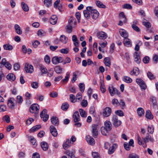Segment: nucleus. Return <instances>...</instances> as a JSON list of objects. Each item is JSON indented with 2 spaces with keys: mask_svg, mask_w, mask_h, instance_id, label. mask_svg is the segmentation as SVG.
<instances>
[{
  "mask_svg": "<svg viewBox=\"0 0 158 158\" xmlns=\"http://www.w3.org/2000/svg\"><path fill=\"white\" fill-rule=\"evenodd\" d=\"M73 121L75 123V126L77 127H80L81 125V123L79 122L80 120V117L78 111L75 112L73 115Z\"/></svg>",
  "mask_w": 158,
  "mask_h": 158,
  "instance_id": "f257e3e1",
  "label": "nucleus"
},
{
  "mask_svg": "<svg viewBox=\"0 0 158 158\" xmlns=\"http://www.w3.org/2000/svg\"><path fill=\"white\" fill-rule=\"evenodd\" d=\"M147 76L151 80H152L155 78V77L153 74L150 72H148Z\"/></svg>",
  "mask_w": 158,
  "mask_h": 158,
  "instance_id": "09e8293b",
  "label": "nucleus"
},
{
  "mask_svg": "<svg viewBox=\"0 0 158 158\" xmlns=\"http://www.w3.org/2000/svg\"><path fill=\"white\" fill-rule=\"evenodd\" d=\"M145 116L147 118L150 119H152L153 118V116L150 110H147L146 111Z\"/></svg>",
  "mask_w": 158,
  "mask_h": 158,
  "instance_id": "2f4dec72",
  "label": "nucleus"
},
{
  "mask_svg": "<svg viewBox=\"0 0 158 158\" xmlns=\"http://www.w3.org/2000/svg\"><path fill=\"white\" fill-rule=\"evenodd\" d=\"M143 142L146 143L148 142V141L151 142H154L153 139L151 137V136L149 135L148 133L146 134V136L144 138H142Z\"/></svg>",
  "mask_w": 158,
  "mask_h": 158,
  "instance_id": "dca6fc26",
  "label": "nucleus"
},
{
  "mask_svg": "<svg viewBox=\"0 0 158 158\" xmlns=\"http://www.w3.org/2000/svg\"><path fill=\"white\" fill-rule=\"evenodd\" d=\"M44 61L45 62L48 64H49L50 62V59L49 56L48 55H46L44 57Z\"/></svg>",
  "mask_w": 158,
  "mask_h": 158,
  "instance_id": "bf43d9fd",
  "label": "nucleus"
},
{
  "mask_svg": "<svg viewBox=\"0 0 158 158\" xmlns=\"http://www.w3.org/2000/svg\"><path fill=\"white\" fill-rule=\"evenodd\" d=\"M134 60L137 63L139 64L140 63L141 60L139 54L138 52H135L134 55Z\"/></svg>",
  "mask_w": 158,
  "mask_h": 158,
  "instance_id": "6ab92c4d",
  "label": "nucleus"
},
{
  "mask_svg": "<svg viewBox=\"0 0 158 158\" xmlns=\"http://www.w3.org/2000/svg\"><path fill=\"white\" fill-rule=\"evenodd\" d=\"M86 139L89 144L92 145L94 144L95 142L94 139L92 137L88 135L86 137Z\"/></svg>",
  "mask_w": 158,
  "mask_h": 158,
  "instance_id": "f3484780",
  "label": "nucleus"
},
{
  "mask_svg": "<svg viewBox=\"0 0 158 158\" xmlns=\"http://www.w3.org/2000/svg\"><path fill=\"white\" fill-rule=\"evenodd\" d=\"M3 47L4 49L9 51L13 49V47L12 45L7 44H4L3 46Z\"/></svg>",
  "mask_w": 158,
  "mask_h": 158,
  "instance_id": "f704fd0d",
  "label": "nucleus"
},
{
  "mask_svg": "<svg viewBox=\"0 0 158 158\" xmlns=\"http://www.w3.org/2000/svg\"><path fill=\"white\" fill-rule=\"evenodd\" d=\"M136 83L138 84L141 89L145 90L146 89L147 86L144 81L142 79L139 78L136 79Z\"/></svg>",
  "mask_w": 158,
  "mask_h": 158,
  "instance_id": "f03ea898",
  "label": "nucleus"
},
{
  "mask_svg": "<svg viewBox=\"0 0 158 158\" xmlns=\"http://www.w3.org/2000/svg\"><path fill=\"white\" fill-rule=\"evenodd\" d=\"M112 102L113 105L115 107H117L119 105V102L116 99H114L112 100Z\"/></svg>",
  "mask_w": 158,
  "mask_h": 158,
  "instance_id": "49530a36",
  "label": "nucleus"
},
{
  "mask_svg": "<svg viewBox=\"0 0 158 158\" xmlns=\"http://www.w3.org/2000/svg\"><path fill=\"white\" fill-rule=\"evenodd\" d=\"M73 23H74V25H75L76 23V22L73 18H71L69 21V24L73 25Z\"/></svg>",
  "mask_w": 158,
  "mask_h": 158,
  "instance_id": "3c124183",
  "label": "nucleus"
},
{
  "mask_svg": "<svg viewBox=\"0 0 158 158\" xmlns=\"http://www.w3.org/2000/svg\"><path fill=\"white\" fill-rule=\"evenodd\" d=\"M95 3L97 6L99 8H105L106 7V6L99 1H96Z\"/></svg>",
  "mask_w": 158,
  "mask_h": 158,
  "instance_id": "72a5a7b5",
  "label": "nucleus"
},
{
  "mask_svg": "<svg viewBox=\"0 0 158 158\" xmlns=\"http://www.w3.org/2000/svg\"><path fill=\"white\" fill-rule=\"evenodd\" d=\"M57 18L56 15H52L51 16L50 19V23L52 25L55 24L57 22Z\"/></svg>",
  "mask_w": 158,
  "mask_h": 158,
  "instance_id": "5701e85b",
  "label": "nucleus"
},
{
  "mask_svg": "<svg viewBox=\"0 0 158 158\" xmlns=\"http://www.w3.org/2000/svg\"><path fill=\"white\" fill-rule=\"evenodd\" d=\"M88 105V102L86 100H83L81 102V106L84 107H86Z\"/></svg>",
  "mask_w": 158,
  "mask_h": 158,
  "instance_id": "69168bd1",
  "label": "nucleus"
},
{
  "mask_svg": "<svg viewBox=\"0 0 158 158\" xmlns=\"http://www.w3.org/2000/svg\"><path fill=\"white\" fill-rule=\"evenodd\" d=\"M32 158H40V156L38 153L35 152L33 154Z\"/></svg>",
  "mask_w": 158,
  "mask_h": 158,
  "instance_id": "774afa93",
  "label": "nucleus"
},
{
  "mask_svg": "<svg viewBox=\"0 0 158 158\" xmlns=\"http://www.w3.org/2000/svg\"><path fill=\"white\" fill-rule=\"evenodd\" d=\"M104 62L105 65L108 67H110L111 65L110 59L109 57H107L104 58Z\"/></svg>",
  "mask_w": 158,
  "mask_h": 158,
  "instance_id": "7c9ffc66",
  "label": "nucleus"
},
{
  "mask_svg": "<svg viewBox=\"0 0 158 158\" xmlns=\"http://www.w3.org/2000/svg\"><path fill=\"white\" fill-rule=\"evenodd\" d=\"M150 58L148 56H145L143 59V61L145 64H147L149 62Z\"/></svg>",
  "mask_w": 158,
  "mask_h": 158,
  "instance_id": "6e6d98bb",
  "label": "nucleus"
},
{
  "mask_svg": "<svg viewBox=\"0 0 158 158\" xmlns=\"http://www.w3.org/2000/svg\"><path fill=\"white\" fill-rule=\"evenodd\" d=\"M101 131L102 134L103 135H106L110 131L107 130V129H105L104 127H102L101 128Z\"/></svg>",
  "mask_w": 158,
  "mask_h": 158,
  "instance_id": "a19ab883",
  "label": "nucleus"
},
{
  "mask_svg": "<svg viewBox=\"0 0 158 158\" xmlns=\"http://www.w3.org/2000/svg\"><path fill=\"white\" fill-rule=\"evenodd\" d=\"M39 106L37 104L33 105L30 107V111L31 113H38L39 110Z\"/></svg>",
  "mask_w": 158,
  "mask_h": 158,
  "instance_id": "6e6552de",
  "label": "nucleus"
},
{
  "mask_svg": "<svg viewBox=\"0 0 158 158\" xmlns=\"http://www.w3.org/2000/svg\"><path fill=\"white\" fill-rule=\"evenodd\" d=\"M14 28L17 34L20 35L22 34V31L20 27L18 25L15 24L14 26Z\"/></svg>",
  "mask_w": 158,
  "mask_h": 158,
  "instance_id": "cd10ccee",
  "label": "nucleus"
},
{
  "mask_svg": "<svg viewBox=\"0 0 158 158\" xmlns=\"http://www.w3.org/2000/svg\"><path fill=\"white\" fill-rule=\"evenodd\" d=\"M104 127L107 130L110 131L112 127L111 123L109 121H106L105 123V127Z\"/></svg>",
  "mask_w": 158,
  "mask_h": 158,
  "instance_id": "412c9836",
  "label": "nucleus"
},
{
  "mask_svg": "<svg viewBox=\"0 0 158 158\" xmlns=\"http://www.w3.org/2000/svg\"><path fill=\"white\" fill-rule=\"evenodd\" d=\"M17 102L19 104H21L23 102V97L21 96H18L17 97Z\"/></svg>",
  "mask_w": 158,
  "mask_h": 158,
  "instance_id": "603ef678",
  "label": "nucleus"
},
{
  "mask_svg": "<svg viewBox=\"0 0 158 158\" xmlns=\"http://www.w3.org/2000/svg\"><path fill=\"white\" fill-rule=\"evenodd\" d=\"M93 9L92 6H87L86 8V10L83 11V14L84 17L87 19H89L90 17V12H91V10Z\"/></svg>",
  "mask_w": 158,
  "mask_h": 158,
  "instance_id": "423d86ee",
  "label": "nucleus"
},
{
  "mask_svg": "<svg viewBox=\"0 0 158 158\" xmlns=\"http://www.w3.org/2000/svg\"><path fill=\"white\" fill-rule=\"evenodd\" d=\"M117 147V145L116 144H113L111 147L108 149V154L110 155L113 154L114 152Z\"/></svg>",
  "mask_w": 158,
  "mask_h": 158,
  "instance_id": "a878e982",
  "label": "nucleus"
},
{
  "mask_svg": "<svg viewBox=\"0 0 158 158\" xmlns=\"http://www.w3.org/2000/svg\"><path fill=\"white\" fill-rule=\"evenodd\" d=\"M40 69L42 74H46L47 73L48 70L46 67L42 64L39 65Z\"/></svg>",
  "mask_w": 158,
  "mask_h": 158,
  "instance_id": "c756f323",
  "label": "nucleus"
},
{
  "mask_svg": "<svg viewBox=\"0 0 158 158\" xmlns=\"http://www.w3.org/2000/svg\"><path fill=\"white\" fill-rule=\"evenodd\" d=\"M119 32L120 35L123 37L124 38V39L127 38L128 37V34L127 32L123 29H121L119 30Z\"/></svg>",
  "mask_w": 158,
  "mask_h": 158,
  "instance_id": "b1692460",
  "label": "nucleus"
},
{
  "mask_svg": "<svg viewBox=\"0 0 158 158\" xmlns=\"http://www.w3.org/2000/svg\"><path fill=\"white\" fill-rule=\"evenodd\" d=\"M63 61V58L61 56L58 57L57 56H55L53 57L52 59V63L54 64H56L62 62Z\"/></svg>",
  "mask_w": 158,
  "mask_h": 158,
  "instance_id": "20e7f679",
  "label": "nucleus"
},
{
  "mask_svg": "<svg viewBox=\"0 0 158 158\" xmlns=\"http://www.w3.org/2000/svg\"><path fill=\"white\" fill-rule=\"evenodd\" d=\"M108 89L111 96H114L115 94H118V90L115 88L113 87L112 85L109 86Z\"/></svg>",
  "mask_w": 158,
  "mask_h": 158,
  "instance_id": "9b49d317",
  "label": "nucleus"
},
{
  "mask_svg": "<svg viewBox=\"0 0 158 158\" xmlns=\"http://www.w3.org/2000/svg\"><path fill=\"white\" fill-rule=\"evenodd\" d=\"M119 18L123 20V22L125 23L126 21V18L124 15L123 12H121L119 14Z\"/></svg>",
  "mask_w": 158,
  "mask_h": 158,
  "instance_id": "58836bf2",
  "label": "nucleus"
},
{
  "mask_svg": "<svg viewBox=\"0 0 158 158\" xmlns=\"http://www.w3.org/2000/svg\"><path fill=\"white\" fill-rule=\"evenodd\" d=\"M115 113L117 115L120 116H122L124 115L123 111L120 110H117L115 111Z\"/></svg>",
  "mask_w": 158,
  "mask_h": 158,
  "instance_id": "13d9d810",
  "label": "nucleus"
},
{
  "mask_svg": "<svg viewBox=\"0 0 158 158\" xmlns=\"http://www.w3.org/2000/svg\"><path fill=\"white\" fill-rule=\"evenodd\" d=\"M41 146L43 149L44 151H47L48 148V145L45 142H42L41 143Z\"/></svg>",
  "mask_w": 158,
  "mask_h": 158,
  "instance_id": "bb28decb",
  "label": "nucleus"
},
{
  "mask_svg": "<svg viewBox=\"0 0 158 158\" xmlns=\"http://www.w3.org/2000/svg\"><path fill=\"white\" fill-rule=\"evenodd\" d=\"M60 41L63 44H66L68 40V38L64 35H61L60 38Z\"/></svg>",
  "mask_w": 158,
  "mask_h": 158,
  "instance_id": "c85d7f7f",
  "label": "nucleus"
},
{
  "mask_svg": "<svg viewBox=\"0 0 158 158\" xmlns=\"http://www.w3.org/2000/svg\"><path fill=\"white\" fill-rule=\"evenodd\" d=\"M31 87L34 89H37L39 86V83L37 81L32 82L31 83Z\"/></svg>",
  "mask_w": 158,
  "mask_h": 158,
  "instance_id": "37998d69",
  "label": "nucleus"
},
{
  "mask_svg": "<svg viewBox=\"0 0 158 158\" xmlns=\"http://www.w3.org/2000/svg\"><path fill=\"white\" fill-rule=\"evenodd\" d=\"M25 69L26 73H32L33 71V67L31 65H29L28 63L25 64Z\"/></svg>",
  "mask_w": 158,
  "mask_h": 158,
  "instance_id": "ddd939ff",
  "label": "nucleus"
},
{
  "mask_svg": "<svg viewBox=\"0 0 158 158\" xmlns=\"http://www.w3.org/2000/svg\"><path fill=\"white\" fill-rule=\"evenodd\" d=\"M97 36V37L100 39H105L107 37L106 34L103 31L98 32Z\"/></svg>",
  "mask_w": 158,
  "mask_h": 158,
  "instance_id": "4468645a",
  "label": "nucleus"
},
{
  "mask_svg": "<svg viewBox=\"0 0 158 158\" xmlns=\"http://www.w3.org/2000/svg\"><path fill=\"white\" fill-rule=\"evenodd\" d=\"M80 91L83 92L85 90V87L84 84L83 83H80L79 85Z\"/></svg>",
  "mask_w": 158,
  "mask_h": 158,
  "instance_id": "864d4df0",
  "label": "nucleus"
},
{
  "mask_svg": "<svg viewBox=\"0 0 158 158\" xmlns=\"http://www.w3.org/2000/svg\"><path fill=\"white\" fill-rule=\"evenodd\" d=\"M21 6L23 10L25 11H27L29 10V7L24 2H22Z\"/></svg>",
  "mask_w": 158,
  "mask_h": 158,
  "instance_id": "c9c22d12",
  "label": "nucleus"
},
{
  "mask_svg": "<svg viewBox=\"0 0 158 158\" xmlns=\"http://www.w3.org/2000/svg\"><path fill=\"white\" fill-rule=\"evenodd\" d=\"M54 70L57 73H61L62 72V69L59 66H57L54 68Z\"/></svg>",
  "mask_w": 158,
  "mask_h": 158,
  "instance_id": "e433bc0d",
  "label": "nucleus"
},
{
  "mask_svg": "<svg viewBox=\"0 0 158 158\" xmlns=\"http://www.w3.org/2000/svg\"><path fill=\"white\" fill-rule=\"evenodd\" d=\"M129 158H139V157L136 154L132 153L129 155Z\"/></svg>",
  "mask_w": 158,
  "mask_h": 158,
  "instance_id": "338daca9",
  "label": "nucleus"
},
{
  "mask_svg": "<svg viewBox=\"0 0 158 158\" xmlns=\"http://www.w3.org/2000/svg\"><path fill=\"white\" fill-rule=\"evenodd\" d=\"M133 72L134 73V75L137 76L139 73V69L136 67L133 68Z\"/></svg>",
  "mask_w": 158,
  "mask_h": 158,
  "instance_id": "8fccbe9b",
  "label": "nucleus"
},
{
  "mask_svg": "<svg viewBox=\"0 0 158 158\" xmlns=\"http://www.w3.org/2000/svg\"><path fill=\"white\" fill-rule=\"evenodd\" d=\"M67 154L69 157V158H75V156L73 152H67Z\"/></svg>",
  "mask_w": 158,
  "mask_h": 158,
  "instance_id": "680f3d73",
  "label": "nucleus"
},
{
  "mask_svg": "<svg viewBox=\"0 0 158 158\" xmlns=\"http://www.w3.org/2000/svg\"><path fill=\"white\" fill-rule=\"evenodd\" d=\"M52 124L55 126H57L59 124V121L58 118L56 116H52L51 119Z\"/></svg>",
  "mask_w": 158,
  "mask_h": 158,
  "instance_id": "a211bd4d",
  "label": "nucleus"
},
{
  "mask_svg": "<svg viewBox=\"0 0 158 158\" xmlns=\"http://www.w3.org/2000/svg\"><path fill=\"white\" fill-rule=\"evenodd\" d=\"M47 113V110L46 109H44L40 114V117L43 118V120L45 122H46L49 118V115Z\"/></svg>",
  "mask_w": 158,
  "mask_h": 158,
  "instance_id": "0eeeda50",
  "label": "nucleus"
},
{
  "mask_svg": "<svg viewBox=\"0 0 158 158\" xmlns=\"http://www.w3.org/2000/svg\"><path fill=\"white\" fill-rule=\"evenodd\" d=\"M3 120H5L7 123L10 122V118L8 115H6L3 117Z\"/></svg>",
  "mask_w": 158,
  "mask_h": 158,
  "instance_id": "0e129e2a",
  "label": "nucleus"
},
{
  "mask_svg": "<svg viewBox=\"0 0 158 158\" xmlns=\"http://www.w3.org/2000/svg\"><path fill=\"white\" fill-rule=\"evenodd\" d=\"M41 127V125H36L32 127L30 129V131L32 132H35L40 129Z\"/></svg>",
  "mask_w": 158,
  "mask_h": 158,
  "instance_id": "4c0bfd02",
  "label": "nucleus"
},
{
  "mask_svg": "<svg viewBox=\"0 0 158 158\" xmlns=\"http://www.w3.org/2000/svg\"><path fill=\"white\" fill-rule=\"evenodd\" d=\"M69 107V104L66 103H64L61 106V109L63 110H66Z\"/></svg>",
  "mask_w": 158,
  "mask_h": 158,
  "instance_id": "79ce46f5",
  "label": "nucleus"
},
{
  "mask_svg": "<svg viewBox=\"0 0 158 158\" xmlns=\"http://www.w3.org/2000/svg\"><path fill=\"white\" fill-rule=\"evenodd\" d=\"M91 15L92 18L95 19L98 18L99 15V13L97 10L93 8L91 10Z\"/></svg>",
  "mask_w": 158,
  "mask_h": 158,
  "instance_id": "2eb2a0df",
  "label": "nucleus"
},
{
  "mask_svg": "<svg viewBox=\"0 0 158 158\" xmlns=\"http://www.w3.org/2000/svg\"><path fill=\"white\" fill-rule=\"evenodd\" d=\"M80 115L82 117H86L87 116L86 113L83 110L80 109L79 110Z\"/></svg>",
  "mask_w": 158,
  "mask_h": 158,
  "instance_id": "c03bdc74",
  "label": "nucleus"
},
{
  "mask_svg": "<svg viewBox=\"0 0 158 158\" xmlns=\"http://www.w3.org/2000/svg\"><path fill=\"white\" fill-rule=\"evenodd\" d=\"M137 111V114L139 116H141L144 114V110L141 107H139L138 108Z\"/></svg>",
  "mask_w": 158,
  "mask_h": 158,
  "instance_id": "473e14b6",
  "label": "nucleus"
},
{
  "mask_svg": "<svg viewBox=\"0 0 158 158\" xmlns=\"http://www.w3.org/2000/svg\"><path fill=\"white\" fill-rule=\"evenodd\" d=\"M6 107L5 105H2L0 107V111L3 112L6 111Z\"/></svg>",
  "mask_w": 158,
  "mask_h": 158,
  "instance_id": "052dcab7",
  "label": "nucleus"
},
{
  "mask_svg": "<svg viewBox=\"0 0 158 158\" xmlns=\"http://www.w3.org/2000/svg\"><path fill=\"white\" fill-rule=\"evenodd\" d=\"M71 141L69 139H68L66 142L63 143V148L65 150H66L71 146Z\"/></svg>",
  "mask_w": 158,
  "mask_h": 158,
  "instance_id": "4be33fe9",
  "label": "nucleus"
},
{
  "mask_svg": "<svg viewBox=\"0 0 158 158\" xmlns=\"http://www.w3.org/2000/svg\"><path fill=\"white\" fill-rule=\"evenodd\" d=\"M6 78L8 80L12 81H14L16 78L15 75L12 73H10L8 74Z\"/></svg>",
  "mask_w": 158,
  "mask_h": 158,
  "instance_id": "393cba45",
  "label": "nucleus"
},
{
  "mask_svg": "<svg viewBox=\"0 0 158 158\" xmlns=\"http://www.w3.org/2000/svg\"><path fill=\"white\" fill-rule=\"evenodd\" d=\"M15 100L14 98H10L8 101L7 105L11 109L14 108L15 106Z\"/></svg>",
  "mask_w": 158,
  "mask_h": 158,
  "instance_id": "9d476101",
  "label": "nucleus"
},
{
  "mask_svg": "<svg viewBox=\"0 0 158 158\" xmlns=\"http://www.w3.org/2000/svg\"><path fill=\"white\" fill-rule=\"evenodd\" d=\"M60 2V0H57L55 2L54 4V8H58L59 10H60V7L58 6Z\"/></svg>",
  "mask_w": 158,
  "mask_h": 158,
  "instance_id": "de8ad7c7",
  "label": "nucleus"
},
{
  "mask_svg": "<svg viewBox=\"0 0 158 158\" xmlns=\"http://www.w3.org/2000/svg\"><path fill=\"white\" fill-rule=\"evenodd\" d=\"M132 28L137 32H139L140 31V29L135 25L133 24L132 25Z\"/></svg>",
  "mask_w": 158,
  "mask_h": 158,
  "instance_id": "4d7b16f0",
  "label": "nucleus"
},
{
  "mask_svg": "<svg viewBox=\"0 0 158 158\" xmlns=\"http://www.w3.org/2000/svg\"><path fill=\"white\" fill-rule=\"evenodd\" d=\"M92 128L93 135L94 138H96L98 135V131L99 127L98 125L94 124L92 125Z\"/></svg>",
  "mask_w": 158,
  "mask_h": 158,
  "instance_id": "7ed1b4c3",
  "label": "nucleus"
},
{
  "mask_svg": "<svg viewBox=\"0 0 158 158\" xmlns=\"http://www.w3.org/2000/svg\"><path fill=\"white\" fill-rule=\"evenodd\" d=\"M69 77H70L69 74V73H67L66 75L65 76L64 79L62 80V82L64 83H66L69 80Z\"/></svg>",
  "mask_w": 158,
  "mask_h": 158,
  "instance_id": "5fc2aeb1",
  "label": "nucleus"
},
{
  "mask_svg": "<svg viewBox=\"0 0 158 158\" xmlns=\"http://www.w3.org/2000/svg\"><path fill=\"white\" fill-rule=\"evenodd\" d=\"M123 44L125 46L127 47H131L132 46L131 41L127 38L124 39Z\"/></svg>",
  "mask_w": 158,
  "mask_h": 158,
  "instance_id": "aec40b11",
  "label": "nucleus"
},
{
  "mask_svg": "<svg viewBox=\"0 0 158 158\" xmlns=\"http://www.w3.org/2000/svg\"><path fill=\"white\" fill-rule=\"evenodd\" d=\"M44 3L47 7H49L51 5L52 3L51 0H44Z\"/></svg>",
  "mask_w": 158,
  "mask_h": 158,
  "instance_id": "a18cd8bd",
  "label": "nucleus"
},
{
  "mask_svg": "<svg viewBox=\"0 0 158 158\" xmlns=\"http://www.w3.org/2000/svg\"><path fill=\"white\" fill-rule=\"evenodd\" d=\"M123 79L124 81L127 83H131L132 81V80L131 78L126 76H125L123 77Z\"/></svg>",
  "mask_w": 158,
  "mask_h": 158,
  "instance_id": "ea45409f",
  "label": "nucleus"
},
{
  "mask_svg": "<svg viewBox=\"0 0 158 158\" xmlns=\"http://www.w3.org/2000/svg\"><path fill=\"white\" fill-rule=\"evenodd\" d=\"M123 146L125 149L126 150L128 151L130 150V146L128 145L127 143H125L124 144Z\"/></svg>",
  "mask_w": 158,
  "mask_h": 158,
  "instance_id": "e2e57ef3",
  "label": "nucleus"
},
{
  "mask_svg": "<svg viewBox=\"0 0 158 158\" xmlns=\"http://www.w3.org/2000/svg\"><path fill=\"white\" fill-rule=\"evenodd\" d=\"M50 131L51 135L54 137H56L58 135V132L56 128L53 126H50Z\"/></svg>",
  "mask_w": 158,
  "mask_h": 158,
  "instance_id": "f8f14e48",
  "label": "nucleus"
},
{
  "mask_svg": "<svg viewBox=\"0 0 158 158\" xmlns=\"http://www.w3.org/2000/svg\"><path fill=\"white\" fill-rule=\"evenodd\" d=\"M111 113V110L109 107H106L103 110V115L104 117H108L109 116Z\"/></svg>",
  "mask_w": 158,
  "mask_h": 158,
  "instance_id": "1a4fd4ad",
  "label": "nucleus"
},
{
  "mask_svg": "<svg viewBox=\"0 0 158 158\" xmlns=\"http://www.w3.org/2000/svg\"><path fill=\"white\" fill-rule=\"evenodd\" d=\"M112 123L115 127H117L120 125L122 122L121 121L118 120V117L116 115H114L112 117Z\"/></svg>",
  "mask_w": 158,
  "mask_h": 158,
  "instance_id": "39448f33",
  "label": "nucleus"
}]
</instances>
